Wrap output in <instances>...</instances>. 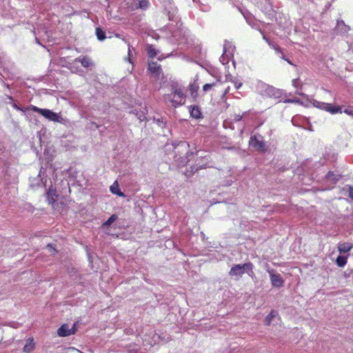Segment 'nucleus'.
I'll return each instance as SVG.
<instances>
[{"mask_svg": "<svg viewBox=\"0 0 353 353\" xmlns=\"http://www.w3.org/2000/svg\"><path fill=\"white\" fill-rule=\"evenodd\" d=\"M265 94L270 97L279 98L281 95V92L272 86L268 85H265Z\"/></svg>", "mask_w": 353, "mask_h": 353, "instance_id": "nucleus-8", "label": "nucleus"}, {"mask_svg": "<svg viewBox=\"0 0 353 353\" xmlns=\"http://www.w3.org/2000/svg\"><path fill=\"white\" fill-rule=\"evenodd\" d=\"M74 333L73 328H70L68 324L62 325L57 330V334L59 336H68Z\"/></svg>", "mask_w": 353, "mask_h": 353, "instance_id": "nucleus-7", "label": "nucleus"}, {"mask_svg": "<svg viewBox=\"0 0 353 353\" xmlns=\"http://www.w3.org/2000/svg\"><path fill=\"white\" fill-rule=\"evenodd\" d=\"M187 145H187V143H186L185 142H181V143L179 145V147H181V148H186Z\"/></svg>", "mask_w": 353, "mask_h": 353, "instance_id": "nucleus-35", "label": "nucleus"}, {"mask_svg": "<svg viewBox=\"0 0 353 353\" xmlns=\"http://www.w3.org/2000/svg\"><path fill=\"white\" fill-rule=\"evenodd\" d=\"M225 81H232L234 83V87H235V88L236 90L239 89L241 87V85H242V83L241 82H238L236 81H232V76L230 74L227 75L225 77Z\"/></svg>", "mask_w": 353, "mask_h": 353, "instance_id": "nucleus-25", "label": "nucleus"}, {"mask_svg": "<svg viewBox=\"0 0 353 353\" xmlns=\"http://www.w3.org/2000/svg\"><path fill=\"white\" fill-rule=\"evenodd\" d=\"M58 197L59 195L57 194L56 190L52 188H50L47 192V199L48 203L52 205L54 210L60 211L57 203Z\"/></svg>", "mask_w": 353, "mask_h": 353, "instance_id": "nucleus-6", "label": "nucleus"}, {"mask_svg": "<svg viewBox=\"0 0 353 353\" xmlns=\"http://www.w3.org/2000/svg\"><path fill=\"white\" fill-rule=\"evenodd\" d=\"M349 196L353 200V188H350Z\"/></svg>", "mask_w": 353, "mask_h": 353, "instance_id": "nucleus-34", "label": "nucleus"}, {"mask_svg": "<svg viewBox=\"0 0 353 353\" xmlns=\"http://www.w3.org/2000/svg\"><path fill=\"white\" fill-rule=\"evenodd\" d=\"M272 286L280 288L283 286L284 281L280 274L276 272L274 270H268Z\"/></svg>", "mask_w": 353, "mask_h": 353, "instance_id": "nucleus-5", "label": "nucleus"}, {"mask_svg": "<svg viewBox=\"0 0 353 353\" xmlns=\"http://www.w3.org/2000/svg\"><path fill=\"white\" fill-rule=\"evenodd\" d=\"M165 10L168 12V16L169 20L174 21L176 19V14L177 13V9L176 7L172 6L171 3L165 7Z\"/></svg>", "mask_w": 353, "mask_h": 353, "instance_id": "nucleus-12", "label": "nucleus"}, {"mask_svg": "<svg viewBox=\"0 0 353 353\" xmlns=\"http://www.w3.org/2000/svg\"><path fill=\"white\" fill-rule=\"evenodd\" d=\"M252 269L253 265L251 263L238 264L231 268L229 274L231 276H236L239 279L245 272L250 275V272L252 273Z\"/></svg>", "mask_w": 353, "mask_h": 353, "instance_id": "nucleus-3", "label": "nucleus"}, {"mask_svg": "<svg viewBox=\"0 0 353 353\" xmlns=\"http://www.w3.org/2000/svg\"><path fill=\"white\" fill-rule=\"evenodd\" d=\"M34 348V343L33 338H29L26 341V344L23 347V352L26 353H29L32 352Z\"/></svg>", "mask_w": 353, "mask_h": 353, "instance_id": "nucleus-16", "label": "nucleus"}, {"mask_svg": "<svg viewBox=\"0 0 353 353\" xmlns=\"http://www.w3.org/2000/svg\"><path fill=\"white\" fill-rule=\"evenodd\" d=\"M47 249H48V250L50 252H51L52 254H53V252H55V250L52 247V245H48L47 246Z\"/></svg>", "mask_w": 353, "mask_h": 353, "instance_id": "nucleus-33", "label": "nucleus"}, {"mask_svg": "<svg viewBox=\"0 0 353 353\" xmlns=\"http://www.w3.org/2000/svg\"><path fill=\"white\" fill-rule=\"evenodd\" d=\"M30 110L41 114L49 121L58 122L60 123H65V120L61 117L60 113L54 112L48 109L39 108L34 105H31Z\"/></svg>", "mask_w": 353, "mask_h": 353, "instance_id": "nucleus-2", "label": "nucleus"}, {"mask_svg": "<svg viewBox=\"0 0 353 353\" xmlns=\"http://www.w3.org/2000/svg\"><path fill=\"white\" fill-rule=\"evenodd\" d=\"M233 49H232V44L231 43H230L229 41H226L224 44V52H223V54L221 55V57H220V61L223 63V64H226L228 62V59L225 58L227 55V52L229 51L230 54L232 53Z\"/></svg>", "mask_w": 353, "mask_h": 353, "instance_id": "nucleus-9", "label": "nucleus"}, {"mask_svg": "<svg viewBox=\"0 0 353 353\" xmlns=\"http://www.w3.org/2000/svg\"><path fill=\"white\" fill-rule=\"evenodd\" d=\"M167 99L169 100L174 107L184 104L185 97L181 86L178 84L173 85L172 93L168 95Z\"/></svg>", "mask_w": 353, "mask_h": 353, "instance_id": "nucleus-1", "label": "nucleus"}, {"mask_svg": "<svg viewBox=\"0 0 353 353\" xmlns=\"http://www.w3.org/2000/svg\"><path fill=\"white\" fill-rule=\"evenodd\" d=\"M338 179H339V176L336 174H334L333 172H329L328 174L325 176V180L327 181H330L332 185L334 184Z\"/></svg>", "mask_w": 353, "mask_h": 353, "instance_id": "nucleus-19", "label": "nucleus"}, {"mask_svg": "<svg viewBox=\"0 0 353 353\" xmlns=\"http://www.w3.org/2000/svg\"><path fill=\"white\" fill-rule=\"evenodd\" d=\"M299 83V80L298 79H295L292 80V85L295 88L298 87V85Z\"/></svg>", "mask_w": 353, "mask_h": 353, "instance_id": "nucleus-32", "label": "nucleus"}, {"mask_svg": "<svg viewBox=\"0 0 353 353\" xmlns=\"http://www.w3.org/2000/svg\"><path fill=\"white\" fill-rule=\"evenodd\" d=\"M147 52H148V56L150 58L155 57L158 54V52H159L152 46H148Z\"/></svg>", "mask_w": 353, "mask_h": 353, "instance_id": "nucleus-21", "label": "nucleus"}, {"mask_svg": "<svg viewBox=\"0 0 353 353\" xmlns=\"http://www.w3.org/2000/svg\"><path fill=\"white\" fill-rule=\"evenodd\" d=\"M277 315V312L275 311H272L265 318V322L267 325H270L273 318L276 317Z\"/></svg>", "mask_w": 353, "mask_h": 353, "instance_id": "nucleus-24", "label": "nucleus"}, {"mask_svg": "<svg viewBox=\"0 0 353 353\" xmlns=\"http://www.w3.org/2000/svg\"><path fill=\"white\" fill-rule=\"evenodd\" d=\"M345 277H348V276H349V274H345Z\"/></svg>", "mask_w": 353, "mask_h": 353, "instance_id": "nucleus-40", "label": "nucleus"}, {"mask_svg": "<svg viewBox=\"0 0 353 353\" xmlns=\"http://www.w3.org/2000/svg\"><path fill=\"white\" fill-rule=\"evenodd\" d=\"M131 48L129 46L128 47V57H129V61L131 62Z\"/></svg>", "mask_w": 353, "mask_h": 353, "instance_id": "nucleus-36", "label": "nucleus"}, {"mask_svg": "<svg viewBox=\"0 0 353 353\" xmlns=\"http://www.w3.org/2000/svg\"><path fill=\"white\" fill-rule=\"evenodd\" d=\"M74 62H79L84 68H89L93 65L91 59L87 56L75 59Z\"/></svg>", "mask_w": 353, "mask_h": 353, "instance_id": "nucleus-13", "label": "nucleus"}, {"mask_svg": "<svg viewBox=\"0 0 353 353\" xmlns=\"http://www.w3.org/2000/svg\"><path fill=\"white\" fill-rule=\"evenodd\" d=\"M263 39H265V40H266V41L269 43L268 40L265 38V36H263Z\"/></svg>", "mask_w": 353, "mask_h": 353, "instance_id": "nucleus-39", "label": "nucleus"}, {"mask_svg": "<svg viewBox=\"0 0 353 353\" xmlns=\"http://www.w3.org/2000/svg\"><path fill=\"white\" fill-rule=\"evenodd\" d=\"M148 2L147 1H142L140 2V7L141 8H145L148 7Z\"/></svg>", "mask_w": 353, "mask_h": 353, "instance_id": "nucleus-31", "label": "nucleus"}, {"mask_svg": "<svg viewBox=\"0 0 353 353\" xmlns=\"http://www.w3.org/2000/svg\"><path fill=\"white\" fill-rule=\"evenodd\" d=\"M228 92H229V88H228L225 90V92H224V95H225L227 93H228Z\"/></svg>", "mask_w": 353, "mask_h": 353, "instance_id": "nucleus-38", "label": "nucleus"}, {"mask_svg": "<svg viewBox=\"0 0 353 353\" xmlns=\"http://www.w3.org/2000/svg\"><path fill=\"white\" fill-rule=\"evenodd\" d=\"M96 35L99 41H103L105 39V32L99 28H96Z\"/></svg>", "mask_w": 353, "mask_h": 353, "instance_id": "nucleus-22", "label": "nucleus"}, {"mask_svg": "<svg viewBox=\"0 0 353 353\" xmlns=\"http://www.w3.org/2000/svg\"><path fill=\"white\" fill-rule=\"evenodd\" d=\"M353 248V244L351 243L344 242L338 244V250L340 253L344 254L350 252Z\"/></svg>", "mask_w": 353, "mask_h": 353, "instance_id": "nucleus-11", "label": "nucleus"}, {"mask_svg": "<svg viewBox=\"0 0 353 353\" xmlns=\"http://www.w3.org/2000/svg\"><path fill=\"white\" fill-rule=\"evenodd\" d=\"M314 105L320 109L325 110L331 114L341 113L343 112L341 106H336L331 103L314 101Z\"/></svg>", "mask_w": 353, "mask_h": 353, "instance_id": "nucleus-4", "label": "nucleus"}, {"mask_svg": "<svg viewBox=\"0 0 353 353\" xmlns=\"http://www.w3.org/2000/svg\"><path fill=\"white\" fill-rule=\"evenodd\" d=\"M219 81H216V82H213L212 83H206L203 86V91L208 92L211 90L213 87L216 86Z\"/></svg>", "mask_w": 353, "mask_h": 353, "instance_id": "nucleus-23", "label": "nucleus"}, {"mask_svg": "<svg viewBox=\"0 0 353 353\" xmlns=\"http://www.w3.org/2000/svg\"><path fill=\"white\" fill-rule=\"evenodd\" d=\"M347 262V256H339L336 259V263L339 267H344Z\"/></svg>", "mask_w": 353, "mask_h": 353, "instance_id": "nucleus-18", "label": "nucleus"}, {"mask_svg": "<svg viewBox=\"0 0 353 353\" xmlns=\"http://www.w3.org/2000/svg\"><path fill=\"white\" fill-rule=\"evenodd\" d=\"M196 0H193L194 2H196Z\"/></svg>", "mask_w": 353, "mask_h": 353, "instance_id": "nucleus-41", "label": "nucleus"}, {"mask_svg": "<svg viewBox=\"0 0 353 353\" xmlns=\"http://www.w3.org/2000/svg\"><path fill=\"white\" fill-rule=\"evenodd\" d=\"M145 109H144V110L141 111V113H140V114H137L138 119H139L141 121H144V120H145Z\"/></svg>", "mask_w": 353, "mask_h": 353, "instance_id": "nucleus-28", "label": "nucleus"}, {"mask_svg": "<svg viewBox=\"0 0 353 353\" xmlns=\"http://www.w3.org/2000/svg\"><path fill=\"white\" fill-rule=\"evenodd\" d=\"M110 190L112 194H116L119 196H121V197L125 196V194L121 191V190L119 188V183L117 181H115L112 183V185L110 187Z\"/></svg>", "mask_w": 353, "mask_h": 353, "instance_id": "nucleus-14", "label": "nucleus"}, {"mask_svg": "<svg viewBox=\"0 0 353 353\" xmlns=\"http://www.w3.org/2000/svg\"><path fill=\"white\" fill-rule=\"evenodd\" d=\"M272 47H273V48L275 50L277 54H281V58H282V59H284V57H283V53L281 52L280 48H279L278 46H273Z\"/></svg>", "mask_w": 353, "mask_h": 353, "instance_id": "nucleus-29", "label": "nucleus"}, {"mask_svg": "<svg viewBox=\"0 0 353 353\" xmlns=\"http://www.w3.org/2000/svg\"><path fill=\"white\" fill-rule=\"evenodd\" d=\"M250 144L252 147L256 150H263L264 144L260 140H258L256 137H252L250 141Z\"/></svg>", "mask_w": 353, "mask_h": 353, "instance_id": "nucleus-15", "label": "nucleus"}, {"mask_svg": "<svg viewBox=\"0 0 353 353\" xmlns=\"http://www.w3.org/2000/svg\"><path fill=\"white\" fill-rule=\"evenodd\" d=\"M148 69L151 73L155 74L157 77H159L161 72L160 65L157 62H150L148 63Z\"/></svg>", "mask_w": 353, "mask_h": 353, "instance_id": "nucleus-10", "label": "nucleus"}, {"mask_svg": "<svg viewBox=\"0 0 353 353\" xmlns=\"http://www.w3.org/2000/svg\"><path fill=\"white\" fill-rule=\"evenodd\" d=\"M190 115L195 119L200 118L201 117V111L198 107H192L190 110Z\"/></svg>", "mask_w": 353, "mask_h": 353, "instance_id": "nucleus-20", "label": "nucleus"}, {"mask_svg": "<svg viewBox=\"0 0 353 353\" xmlns=\"http://www.w3.org/2000/svg\"><path fill=\"white\" fill-rule=\"evenodd\" d=\"M189 90L191 95L193 97H196L197 95V91L199 90V85L196 83V81H194L190 85Z\"/></svg>", "mask_w": 353, "mask_h": 353, "instance_id": "nucleus-17", "label": "nucleus"}, {"mask_svg": "<svg viewBox=\"0 0 353 353\" xmlns=\"http://www.w3.org/2000/svg\"><path fill=\"white\" fill-rule=\"evenodd\" d=\"M64 353H83L80 350L73 347H68L65 350Z\"/></svg>", "mask_w": 353, "mask_h": 353, "instance_id": "nucleus-27", "label": "nucleus"}, {"mask_svg": "<svg viewBox=\"0 0 353 353\" xmlns=\"http://www.w3.org/2000/svg\"><path fill=\"white\" fill-rule=\"evenodd\" d=\"M343 112L348 115L353 116V110L352 108H346L343 110Z\"/></svg>", "mask_w": 353, "mask_h": 353, "instance_id": "nucleus-30", "label": "nucleus"}, {"mask_svg": "<svg viewBox=\"0 0 353 353\" xmlns=\"http://www.w3.org/2000/svg\"><path fill=\"white\" fill-rule=\"evenodd\" d=\"M241 119V115H236V117H235V120L236 121H240Z\"/></svg>", "mask_w": 353, "mask_h": 353, "instance_id": "nucleus-37", "label": "nucleus"}, {"mask_svg": "<svg viewBox=\"0 0 353 353\" xmlns=\"http://www.w3.org/2000/svg\"><path fill=\"white\" fill-rule=\"evenodd\" d=\"M117 219V215L112 214L104 223L103 225L108 227Z\"/></svg>", "mask_w": 353, "mask_h": 353, "instance_id": "nucleus-26", "label": "nucleus"}]
</instances>
